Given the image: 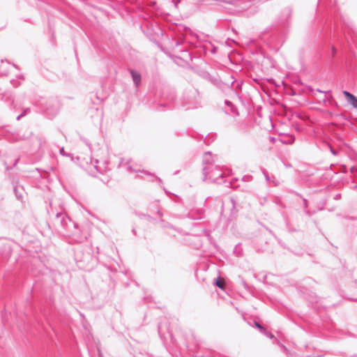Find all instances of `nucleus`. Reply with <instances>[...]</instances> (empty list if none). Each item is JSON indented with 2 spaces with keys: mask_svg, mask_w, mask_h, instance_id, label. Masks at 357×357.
<instances>
[{
  "mask_svg": "<svg viewBox=\"0 0 357 357\" xmlns=\"http://www.w3.org/2000/svg\"><path fill=\"white\" fill-rule=\"evenodd\" d=\"M343 94L347 98L349 102L356 109H357V97L348 91H343Z\"/></svg>",
  "mask_w": 357,
  "mask_h": 357,
  "instance_id": "f257e3e1",
  "label": "nucleus"
},
{
  "mask_svg": "<svg viewBox=\"0 0 357 357\" xmlns=\"http://www.w3.org/2000/svg\"><path fill=\"white\" fill-rule=\"evenodd\" d=\"M132 77L133 79V82L136 84V86H139L140 81H141V75L135 71H131Z\"/></svg>",
  "mask_w": 357,
  "mask_h": 357,
  "instance_id": "f03ea898",
  "label": "nucleus"
},
{
  "mask_svg": "<svg viewBox=\"0 0 357 357\" xmlns=\"http://www.w3.org/2000/svg\"><path fill=\"white\" fill-rule=\"evenodd\" d=\"M215 284L220 289H223L225 288V280L221 278H218L215 280Z\"/></svg>",
  "mask_w": 357,
  "mask_h": 357,
  "instance_id": "7ed1b4c3",
  "label": "nucleus"
},
{
  "mask_svg": "<svg viewBox=\"0 0 357 357\" xmlns=\"http://www.w3.org/2000/svg\"><path fill=\"white\" fill-rule=\"evenodd\" d=\"M331 50H332L333 55L335 56V54H336V52H337L335 47H332Z\"/></svg>",
  "mask_w": 357,
  "mask_h": 357,
  "instance_id": "20e7f679",
  "label": "nucleus"
},
{
  "mask_svg": "<svg viewBox=\"0 0 357 357\" xmlns=\"http://www.w3.org/2000/svg\"><path fill=\"white\" fill-rule=\"evenodd\" d=\"M255 326H256L257 328H261V325H260V324H258V323H257V322L255 323Z\"/></svg>",
  "mask_w": 357,
  "mask_h": 357,
  "instance_id": "39448f33",
  "label": "nucleus"
}]
</instances>
